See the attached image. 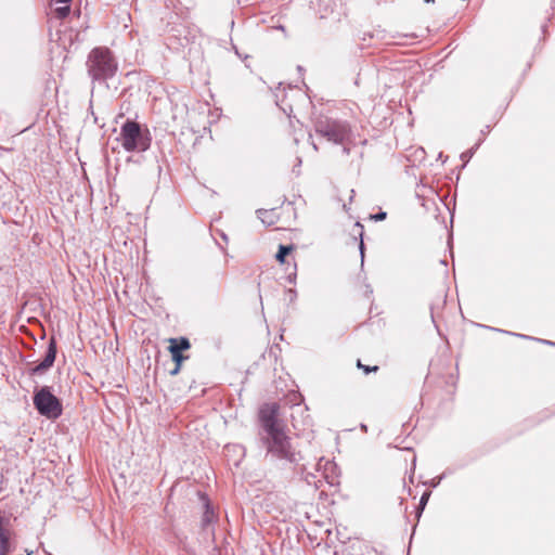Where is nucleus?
I'll return each mask as SVG.
<instances>
[{
	"mask_svg": "<svg viewBox=\"0 0 555 555\" xmlns=\"http://www.w3.org/2000/svg\"><path fill=\"white\" fill-rule=\"evenodd\" d=\"M9 538L8 535L0 537V555H7L9 553Z\"/></svg>",
	"mask_w": 555,
	"mask_h": 555,
	"instance_id": "12",
	"label": "nucleus"
},
{
	"mask_svg": "<svg viewBox=\"0 0 555 555\" xmlns=\"http://www.w3.org/2000/svg\"><path fill=\"white\" fill-rule=\"evenodd\" d=\"M118 140L127 152H145L152 143L150 130L132 119L121 125Z\"/></svg>",
	"mask_w": 555,
	"mask_h": 555,
	"instance_id": "3",
	"label": "nucleus"
},
{
	"mask_svg": "<svg viewBox=\"0 0 555 555\" xmlns=\"http://www.w3.org/2000/svg\"><path fill=\"white\" fill-rule=\"evenodd\" d=\"M426 190H428V192H430V193H434V190L431 188H427L425 184H422V185H417L416 195L418 197H425L426 196V194H425Z\"/></svg>",
	"mask_w": 555,
	"mask_h": 555,
	"instance_id": "16",
	"label": "nucleus"
},
{
	"mask_svg": "<svg viewBox=\"0 0 555 555\" xmlns=\"http://www.w3.org/2000/svg\"><path fill=\"white\" fill-rule=\"evenodd\" d=\"M314 130L318 134L335 144H344L349 139L350 128L346 121L320 117L314 122Z\"/></svg>",
	"mask_w": 555,
	"mask_h": 555,
	"instance_id": "5",
	"label": "nucleus"
},
{
	"mask_svg": "<svg viewBox=\"0 0 555 555\" xmlns=\"http://www.w3.org/2000/svg\"><path fill=\"white\" fill-rule=\"evenodd\" d=\"M70 8L68 5L60 7L55 9V14L59 18L63 20L69 15Z\"/></svg>",
	"mask_w": 555,
	"mask_h": 555,
	"instance_id": "13",
	"label": "nucleus"
},
{
	"mask_svg": "<svg viewBox=\"0 0 555 555\" xmlns=\"http://www.w3.org/2000/svg\"><path fill=\"white\" fill-rule=\"evenodd\" d=\"M387 217V212L386 211H379L377 214H375L374 216H372V218L375 220V221H382V220H385Z\"/></svg>",
	"mask_w": 555,
	"mask_h": 555,
	"instance_id": "18",
	"label": "nucleus"
},
{
	"mask_svg": "<svg viewBox=\"0 0 555 555\" xmlns=\"http://www.w3.org/2000/svg\"><path fill=\"white\" fill-rule=\"evenodd\" d=\"M431 492L430 491H425L422 496H421V500H420V503H418V507H417V514L416 516L420 518L428 500H429V496H430Z\"/></svg>",
	"mask_w": 555,
	"mask_h": 555,
	"instance_id": "11",
	"label": "nucleus"
},
{
	"mask_svg": "<svg viewBox=\"0 0 555 555\" xmlns=\"http://www.w3.org/2000/svg\"><path fill=\"white\" fill-rule=\"evenodd\" d=\"M170 354H171V359L175 362V364L179 363V365H182V362L188 358V357L183 356V353H178V352L170 353Z\"/></svg>",
	"mask_w": 555,
	"mask_h": 555,
	"instance_id": "17",
	"label": "nucleus"
},
{
	"mask_svg": "<svg viewBox=\"0 0 555 555\" xmlns=\"http://www.w3.org/2000/svg\"><path fill=\"white\" fill-rule=\"evenodd\" d=\"M312 478H314V475H311V477H309V478L307 477L306 481L310 483V480H312Z\"/></svg>",
	"mask_w": 555,
	"mask_h": 555,
	"instance_id": "29",
	"label": "nucleus"
},
{
	"mask_svg": "<svg viewBox=\"0 0 555 555\" xmlns=\"http://www.w3.org/2000/svg\"><path fill=\"white\" fill-rule=\"evenodd\" d=\"M259 425L257 443L259 448L266 450V459L291 465H296L302 460L300 451L296 450L292 438L284 430L276 403L264 404L259 410Z\"/></svg>",
	"mask_w": 555,
	"mask_h": 555,
	"instance_id": "1",
	"label": "nucleus"
},
{
	"mask_svg": "<svg viewBox=\"0 0 555 555\" xmlns=\"http://www.w3.org/2000/svg\"><path fill=\"white\" fill-rule=\"evenodd\" d=\"M54 2L56 3H63V4H67L69 3L72 0H53Z\"/></svg>",
	"mask_w": 555,
	"mask_h": 555,
	"instance_id": "24",
	"label": "nucleus"
},
{
	"mask_svg": "<svg viewBox=\"0 0 555 555\" xmlns=\"http://www.w3.org/2000/svg\"><path fill=\"white\" fill-rule=\"evenodd\" d=\"M479 146V143L476 144L474 147L467 150L466 152L462 153L461 155V158L464 160V162H468L469 158H472V156L474 155V153L476 152V150L478 149Z\"/></svg>",
	"mask_w": 555,
	"mask_h": 555,
	"instance_id": "15",
	"label": "nucleus"
},
{
	"mask_svg": "<svg viewBox=\"0 0 555 555\" xmlns=\"http://www.w3.org/2000/svg\"><path fill=\"white\" fill-rule=\"evenodd\" d=\"M359 249H360V255H361V261L363 262V260H364V249H365V247H364V243H363V241H362V240H361V242H360Z\"/></svg>",
	"mask_w": 555,
	"mask_h": 555,
	"instance_id": "20",
	"label": "nucleus"
},
{
	"mask_svg": "<svg viewBox=\"0 0 555 555\" xmlns=\"http://www.w3.org/2000/svg\"><path fill=\"white\" fill-rule=\"evenodd\" d=\"M357 366H358L359 369L363 370V372H364L365 374H369V373H371V372H377V371H378V369H379L377 365H374V366L364 365V364H362V363H361V361H360V360H358V362H357Z\"/></svg>",
	"mask_w": 555,
	"mask_h": 555,
	"instance_id": "14",
	"label": "nucleus"
},
{
	"mask_svg": "<svg viewBox=\"0 0 555 555\" xmlns=\"http://www.w3.org/2000/svg\"><path fill=\"white\" fill-rule=\"evenodd\" d=\"M288 294L291 295V300H293L294 298H296L297 294H296V291L295 289H288Z\"/></svg>",
	"mask_w": 555,
	"mask_h": 555,
	"instance_id": "21",
	"label": "nucleus"
},
{
	"mask_svg": "<svg viewBox=\"0 0 555 555\" xmlns=\"http://www.w3.org/2000/svg\"><path fill=\"white\" fill-rule=\"evenodd\" d=\"M56 353H57L56 339H55V337H50L43 360L41 362H39L37 365H35L34 367H31L29 370V374L33 376L44 374L48 370H50L53 366V364L55 362Z\"/></svg>",
	"mask_w": 555,
	"mask_h": 555,
	"instance_id": "7",
	"label": "nucleus"
},
{
	"mask_svg": "<svg viewBox=\"0 0 555 555\" xmlns=\"http://www.w3.org/2000/svg\"><path fill=\"white\" fill-rule=\"evenodd\" d=\"M49 555H52V554H49Z\"/></svg>",
	"mask_w": 555,
	"mask_h": 555,
	"instance_id": "33",
	"label": "nucleus"
},
{
	"mask_svg": "<svg viewBox=\"0 0 555 555\" xmlns=\"http://www.w3.org/2000/svg\"><path fill=\"white\" fill-rule=\"evenodd\" d=\"M503 333H506V331H502ZM507 334H509V332H507ZM511 335H515V336H518L520 338H530L529 336H526L524 334H515V333H511Z\"/></svg>",
	"mask_w": 555,
	"mask_h": 555,
	"instance_id": "22",
	"label": "nucleus"
},
{
	"mask_svg": "<svg viewBox=\"0 0 555 555\" xmlns=\"http://www.w3.org/2000/svg\"><path fill=\"white\" fill-rule=\"evenodd\" d=\"M180 370H181V365H179V363L175 364V367L172 370H170L169 374L171 376H176L179 374Z\"/></svg>",
	"mask_w": 555,
	"mask_h": 555,
	"instance_id": "19",
	"label": "nucleus"
},
{
	"mask_svg": "<svg viewBox=\"0 0 555 555\" xmlns=\"http://www.w3.org/2000/svg\"><path fill=\"white\" fill-rule=\"evenodd\" d=\"M257 215L261 222L267 225H273L278 220V215L274 208L258 209Z\"/></svg>",
	"mask_w": 555,
	"mask_h": 555,
	"instance_id": "9",
	"label": "nucleus"
},
{
	"mask_svg": "<svg viewBox=\"0 0 555 555\" xmlns=\"http://www.w3.org/2000/svg\"><path fill=\"white\" fill-rule=\"evenodd\" d=\"M293 249V246H287V245H280L279 246V250L275 255V259L281 262V263H284L285 262V259L286 257L291 254Z\"/></svg>",
	"mask_w": 555,
	"mask_h": 555,
	"instance_id": "10",
	"label": "nucleus"
},
{
	"mask_svg": "<svg viewBox=\"0 0 555 555\" xmlns=\"http://www.w3.org/2000/svg\"><path fill=\"white\" fill-rule=\"evenodd\" d=\"M343 152H344V154L348 155L350 153V149L347 146H344Z\"/></svg>",
	"mask_w": 555,
	"mask_h": 555,
	"instance_id": "26",
	"label": "nucleus"
},
{
	"mask_svg": "<svg viewBox=\"0 0 555 555\" xmlns=\"http://www.w3.org/2000/svg\"><path fill=\"white\" fill-rule=\"evenodd\" d=\"M435 0H425V2L429 3V2H434Z\"/></svg>",
	"mask_w": 555,
	"mask_h": 555,
	"instance_id": "31",
	"label": "nucleus"
},
{
	"mask_svg": "<svg viewBox=\"0 0 555 555\" xmlns=\"http://www.w3.org/2000/svg\"><path fill=\"white\" fill-rule=\"evenodd\" d=\"M86 66L92 82L100 85L106 83L118 69V63L113 52L106 47L93 48L88 54Z\"/></svg>",
	"mask_w": 555,
	"mask_h": 555,
	"instance_id": "2",
	"label": "nucleus"
},
{
	"mask_svg": "<svg viewBox=\"0 0 555 555\" xmlns=\"http://www.w3.org/2000/svg\"><path fill=\"white\" fill-rule=\"evenodd\" d=\"M33 402L37 412L49 420H56L63 413L61 400L52 393L49 386L37 389L34 392Z\"/></svg>",
	"mask_w": 555,
	"mask_h": 555,
	"instance_id": "4",
	"label": "nucleus"
},
{
	"mask_svg": "<svg viewBox=\"0 0 555 555\" xmlns=\"http://www.w3.org/2000/svg\"><path fill=\"white\" fill-rule=\"evenodd\" d=\"M312 478H314V475H311V477H309V478L307 477L306 481L310 483V480H312Z\"/></svg>",
	"mask_w": 555,
	"mask_h": 555,
	"instance_id": "28",
	"label": "nucleus"
},
{
	"mask_svg": "<svg viewBox=\"0 0 555 555\" xmlns=\"http://www.w3.org/2000/svg\"><path fill=\"white\" fill-rule=\"evenodd\" d=\"M540 343H543L545 345H550V346H555V343L551 341V340H546V339H538Z\"/></svg>",
	"mask_w": 555,
	"mask_h": 555,
	"instance_id": "23",
	"label": "nucleus"
},
{
	"mask_svg": "<svg viewBox=\"0 0 555 555\" xmlns=\"http://www.w3.org/2000/svg\"><path fill=\"white\" fill-rule=\"evenodd\" d=\"M2 521H3V519H2V517L0 516V537H1V535H7V534L2 531Z\"/></svg>",
	"mask_w": 555,
	"mask_h": 555,
	"instance_id": "25",
	"label": "nucleus"
},
{
	"mask_svg": "<svg viewBox=\"0 0 555 555\" xmlns=\"http://www.w3.org/2000/svg\"><path fill=\"white\" fill-rule=\"evenodd\" d=\"M168 350L170 353H182L183 351L191 348V343L186 337L170 338Z\"/></svg>",
	"mask_w": 555,
	"mask_h": 555,
	"instance_id": "8",
	"label": "nucleus"
},
{
	"mask_svg": "<svg viewBox=\"0 0 555 555\" xmlns=\"http://www.w3.org/2000/svg\"><path fill=\"white\" fill-rule=\"evenodd\" d=\"M199 499L204 506V513L201 519L202 530L210 537L215 535V524L218 520V516L205 493L199 492Z\"/></svg>",
	"mask_w": 555,
	"mask_h": 555,
	"instance_id": "6",
	"label": "nucleus"
},
{
	"mask_svg": "<svg viewBox=\"0 0 555 555\" xmlns=\"http://www.w3.org/2000/svg\"><path fill=\"white\" fill-rule=\"evenodd\" d=\"M440 480H441V477H439V479H438V480H434V481H433V486H434V487H436V486L440 482Z\"/></svg>",
	"mask_w": 555,
	"mask_h": 555,
	"instance_id": "27",
	"label": "nucleus"
},
{
	"mask_svg": "<svg viewBox=\"0 0 555 555\" xmlns=\"http://www.w3.org/2000/svg\"><path fill=\"white\" fill-rule=\"evenodd\" d=\"M27 555H31V554L29 553V554H27Z\"/></svg>",
	"mask_w": 555,
	"mask_h": 555,
	"instance_id": "32",
	"label": "nucleus"
},
{
	"mask_svg": "<svg viewBox=\"0 0 555 555\" xmlns=\"http://www.w3.org/2000/svg\"><path fill=\"white\" fill-rule=\"evenodd\" d=\"M312 478H314V475H311V477H309V478L307 477L306 481L310 483V480H312Z\"/></svg>",
	"mask_w": 555,
	"mask_h": 555,
	"instance_id": "30",
	"label": "nucleus"
}]
</instances>
